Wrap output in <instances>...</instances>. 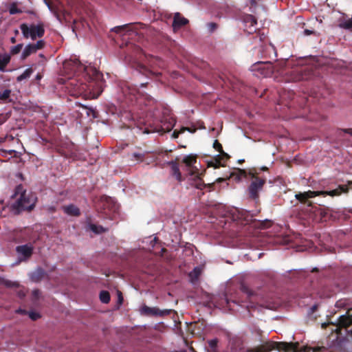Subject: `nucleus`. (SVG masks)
<instances>
[{"label": "nucleus", "instance_id": "nucleus-10", "mask_svg": "<svg viewBox=\"0 0 352 352\" xmlns=\"http://www.w3.org/2000/svg\"><path fill=\"white\" fill-rule=\"evenodd\" d=\"M183 162L186 164L188 168L192 167V168L197 169V165H199L197 162V156L193 154L186 155L183 158Z\"/></svg>", "mask_w": 352, "mask_h": 352}, {"label": "nucleus", "instance_id": "nucleus-30", "mask_svg": "<svg viewBox=\"0 0 352 352\" xmlns=\"http://www.w3.org/2000/svg\"><path fill=\"white\" fill-rule=\"evenodd\" d=\"M45 43L43 40H40L36 42L35 44H32L33 46L35 47V51L36 52L38 50H41L44 47Z\"/></svg>", "mask_w": 352, "mask_h": 352}, {"label": "nucleus", "instance_id": "nucleus-8", "mask_svg": "<svg viewBox=\"0 0 352 352\" xmlns=\"http://www.w3.org/2000/svg\"><path fill=\"white\" fill-rule=\"evenodd\" d=\"M16 252L21 260H26L32 254L33 247L31 245H24L16 247Z\"/></svg>", "mask_w": 352, "mask_h": 352}, {"label": "nucleus", "instance_id": "nucleus-29", "mask_svg": "<svg viewBox=\"0 0 352 352\" xmlns=\"http://www.w3.org/2000/svg\"><path fill=\"white\" fill-rule=\"evenodd\" d=\"M28 314L29 315V317L32 320H34V321L41 318L40 314L35 312V311H29Z\"/></svg>", "mask_w": 352, "mask_h": 352}, {"label": "nucleus", "instance_id": "nucleus-41", "mask_svg": "<svg viewBox=\"0 0 352 352\" xmlns=\"http://www.w3.org/2000/svg\"><path fill=\"white\" fill-rule=\"evenodd\" d=\"M209 166H213V163L212 162L209 163Z\"/></svg>", "mask_w": 352, "mask_h": 352}, {"label": "nucleus", "instance_id": "nucleus-31", "mask_svg": "<svg viewBox=\"0 0 352 352\" xmlns=\"http://www.w3.org/2000/svg\"><path fill=\"white\" fill-rule=\"evenodd\" d=\"M201 274V269L196 267L193 270V271L190 274V276L197 277Z\"/></svg>", "mask_w": 352, "mask_h": 352}, {"label": "nucleus", "instance_id": "nucleus-23", "mask_svg": "<svg viewBox=\"0 0 352 352\" xmlns=\"http://www.w3.org/2000/svg\"><path fill=\"white\" fill-rule=\"evenodd\" d=\"M89 228L91 231L97 234H100L105 231V229H104L102 226H98L96 225H91Z\"/></svg>", "mask_w": 352, "mask_h": 352}, {"label": "nucleus", "instance_id": "nucleus-38", "mask_svg": "<svg viewBox=\"0 0 352 352\" xmlns=\"http://www.w3.org/2000/svg\"><path fill=\"white\" fill-rule=\"evenodd\" d=\"M134 155V157H138V158H140V157H141V155H140V154H136V153H134V155Z\"/></svg>", "mask_w": 352, "mask_h": 352}, {"label": "nucleus", "instance_id": "nucleus-19", "mask_svg": "<svg viewBox=\"0 0 352 352\" xmlns=\"http://www.w3.org/2000/svg\"><path fill=\"white\" fill-rule=\"evenodd\" d=\"M100 300L103 303H108L110 301V294L107 291H102L100 294Z\"/></svg>", "mask_w": 352, "mask_h": 352}, {"label": "nucleus", "instance_id": "nucleus-25", "mask_svg": "<svg viewBox=\"0 0 352 352\" xmlns=\"http://www.w3.org/2000/svg\"><path fill=\"white\" fill-rule=\"evenodd\" d=\"M22 47H23L22 44H18L15 46L12 47L10 49V54L12 55L19 54L20 52Z\"/></svg>", "mask_w": 352, "mask_h": 352}, {"label": "nucleus", "instance_id": "nucleus-34", "mask_svg": "<svg viewBox=\"0 0 352 352\" xmlns=\"http://www.w3.org/2000/svg\"><path fill=\"white\" fill-rule=\"evenodd\" d=\"M16 312L19 313V314H26L28 313L25 310L21 309H19L16 311Z\"/></svg>", "mask_w": 352, "mask_h": 352}, {"label": "nucleus", "instance_id": "nucleus-42", "mask_svg": "<svg viewBox=\"0 0 352 352\" xmlns=\"http://www.w3.org/2000/svg\"><path fill=\"white\" fill-rule=\"evenodd\" d=\"M326 325H327V324H326V323H324V324H322V327H324V326H326Z\"/></svg>", "mask_w": 352, "mask_h": 352}, {"label": "nucleus", "instance_id": "nucleus-3", "mask_svg": "<svg viewBox=\"0 0 352 352\" xmlns=\"http://www.w3.org/2000/svg\"><path fill=\"white\" fill-rule=\"evenodd\" d=\"M348 191V188L345 186H340L338 188L329 190V191H311L309 190L307 192H305L302 193L296 194L295 195L296 198L300 201H305L306 199L314 197L316 196H318L320 195H329L331 197L338 196L341 195L342 192H346Z\"/></svg>", "mask_w": 352, "mask_h": 352}, {"label": "nucleus", "instance_id": "nucleus-33", "mask_svg": "<svg viewBox=\"0 0 352 352\" xmlns=\"http://www.w3.org/2000/svg\"><path fill=\"white\" fill-rule=\"evenodd\" d=\"M214 148L217 150L218 151H220L221 150V145L220 143L218 142L217 140H215L213 144Z\"/></svg>", "mask_w": 352, "mask_h": 352}, {"label": "nucleus", "instance_id": "nucleus-6", "mask_svg": "<svg viewBox=\"0 0 352 352\" xmlns=\"http://www.w3.org/2000/svg\"><path fill=\"white\" fill-rule=\"evenodd\" d=\"M265 184V180L259 178H256L250 184L249 188L250 195L252 198L256 199L258 197V192L262 190Z\"/></svg>", "mask_w": 352, "mask_h": 352}, {"label": "nucleus", "instance_id": "nucleus-40", "mask_svg": "<svg viewBox=\"0 0 352 352\" xmlns=\"http://www.w3.org/2000/svg\"><path fill=\"white\" fill-rule=\"evenodd\" d=\"M241 288L243 289V290L244 292H247V291L248 290V288H249V287H241Z\"/></svg>", "mask_w": 352, "mask_h": 352}, {"label": "nucleus", "instance_id": "nucleus-4", "mask_svg": "<svg viewBox=\"0 0 352 352\" xmlns=\"http://www.w3.org/2000/svg\"><path fill=\"white\" fill-rule=\"evenodd\" d=\"M20 29L22 32L23 36L26 38H31L35 40L37 37H41L44 34V28L41 24H31L22 23L20 25Z\"/></svg>", "mask_w": 352, "mask_h": 352}, {"label": "nucleus", "instance_id": "nucleus-15", "mask_svg": "<svg viewBox=\"0 0 352 352\" xmlns=\"http://www.w3.org/2000/svg\"><path fill=\"white\" fill-rule=\"evenodd\" d=\"M35 47L32 45V43H29L25 45L24 47V50L21 54V58L25 59L27 57H28L30 54L35 53Z\"/></svg>", "mask_w": 352, "mask_h": 352}, {"label": "nucleus", "instance_id": "nucleus-13", "mask_svg": "<svg viewBox=\"0 0 352 352\" xmlns=\"http://www.w3.org/2000/svg\"><path fill=\"white\" fill-rule=\"evenodd\" d=\"M199 294H201V300L199 301V303H201L204 305L208 304L212 301V296L211 294L205 292L202 287H200L199 289L197 291Z\"/></svg>", "mask_w": 352, "mask_h": 352}, {"label": "nucleus", "instance_id": "nucleus-39", "mask_svg": "<svg viewBox=\"0 0 352 352\" xmlns=\"http://www.w3.org/2000/svg\"><path fill=\"white\" fill-rule=\"evenodd\" d=\"M10 41H11V42H12V43H14L16 42V39H15V38H14V37L11 38V40H10Z\"/></svg>", "mask_w": 352, "mask_h": 352}, {"label": "nucleus", "instance_id": "nucleus-22", "mask_svg": "<svg viewBox=\"0 0 352 352\" xmlns=\"http://www.w3.org/2000/svg\"><path fill=\"white\" fill-rule=\"evenodd\" d=\"M40 295H41V292H40V290H39V289H34V290L32 292V302H33V304H34V305H37V302H36V301L39 299Z\"/></svg>", "mask_w": 352, "mask_h": 352}, {"label": "nucleus", "instance_id": "nucleus-2", "mask_svg": "<svg viewBox=\"0 0 352 352\" xmlns=\"http://www.w3.org/2000/svg\"><path fill=\"white\" fill-rule=\"evenodd\" d=\"M276 349L278 352H297V346L287 342L268 341L252 349V352H269Z\"/></svg>", "mask_w": 352, "mask_h": 352}, {"label": "nucleus", "instance_id": "nucleus-5", "mask_svg": "<svg viewBox=\"0 0 352 352\" xmlns=\"http://www.w3.org/2000/svg\"><path fill=\"white\" fill-rule=\"evenodd\" d=\"M141 314L148 316H164L169 315L171 309L161 310L157 307H150L147 305H143L140 309Z\"/></svg>", "mask_w": 352, "mask_h": 352}, {"label": "nucleus", "instance_id": "nucleus-36", "mask_svg": "<svg viewBox=\"0 0 352 352\" xmlns=\"http://www.w3.org/2000/svg\"><path fill=\"white\" fill-rule=\"evenodd\" d=\"M209 27L211 30H214L216 28V25L214 23H210Z\"/></svg>", "mask_w": 352, "mask_h": 352}, {"label": "nucleus", "instance_id": "nucleus-14", "mask_svg": "<svg viewBox=\"0 0 352 352\" xmlns=\"http://www.w3.org/2000/svg\"><path fill=\"white\" fill-rule=\"evenodd\" d=\"M63 210L65 213H67L69 215H72V216L80 215L79 209L74 205H69V206H64Z\"/></svg>", "mask_w": 352, "mask_h": 352}, {"label": "nucleus", "instance_id": "nucleus-20", "mask_svg": "<svg viewBox=\"0 0 352 352\" xmlns=\"http://www.w3.org/2000/svg\"><path fill=\"white\" fill-rule=\"evenodd\" d=\"M32 70L31 69H30V68L26 69L23 72V74H21L20 76H19L17 77V80L18 81H21L23 80L28 78L30 76V75L32 74Z\"/></svg>", "mask_w": 352, "mask_h": 352}, {"label": "nucleus", "instance_id": "nucleus-24", "mask_svg": "<svg viewBox=\"0 0 352 352\" xmlns=\"http://www.w3.org/2000/svg\"><path fill=\"white\" fill-rule=\"evenodd\" d=\"M117 296H118V301H117V305L116 306V308L119 309L120 307L122 305L123 300H124L123 296H122V293L119 290H117Z\"/></svg>", "mask_w": 352, "mask_h": 352}, {"label": "nucleus", "instance_id": "nucleus-32", "mask_svg": "<svg viewBox=\"0 0 352 352\" xmlns=\"http://www.w3.org/2000/svg\"><path fill=\"white\" fill-rule=\"evenodd\" d=\"M0 285L1 286H14L10 282L4 279L0 278Z\"/></svg>", "mask_w": 352, "mask_h": 352}, {"label": "nucleus", "instance_id": "nucleus-27", "mask_svg": "<svg viewBox=\"0 0 352 352\" xmlns=\"http://www.w3.org/2000/svg\"><path fill=\"white\" fill-rule=\"evenodd\" d=\"M186 130L190 131L191 133L195 131V130L194 131H190L189 129L184 127V128H182L179 131H176V130L174 131V132L173 133V135H172L173 138H178V136H179V135L180 133L184 132Z\"/></svg>", "mask_w": 352, "mask_h": 352}, {"label": "nucleus", "instance_id": "nucleus-1", "mask_svg": "<svg viewBox=\"0 0 352 352\" xmlns=\"http://www.w3.org/2000/svg\"><path fill=\"white\" fill-rule=\"evenodd\" d=\"M17 207L21 210H30L35 205L36 198L31 192H27L22 186H18L14 195Z\"/></svg>", "mask_w": 352, "mask_h": 352}, {"label": "nucleus", "instance_id": "nucleus-16", "mask_svg": "<svg viewBox=\"0 0 352 352\" xmlns=\"http://www.w3.org/2000/svg\"><path fill=\"white\" fill-rule=\"evenodd\" d=\"M172 175L179 181H182V175L178 165L175 162L170 163Z\"/></svg>", "mask_w": 352, "mask_h": 352}, {"label": "nucleus", "instance_id": "nucleus-9", "mask_svg": "<svg viewBox=\"0 0 352 352\" xmlns=\"http://www.w3.org/2000/svg\"><path fill=\"white\" fill-rule=\"evenodd\" d=\"M29 278L32 283H38L42 280L47 278V274L41 268H37L29 274Z\"/></svg>", "mask_w": 352, "mask_h": 352}, {"label": "nucleus", "instance_id": "nucleus-35", "mask_svg": "<svg viewBox=\"0 0 352 352\" xmlns=\"http://www.w3.org/2000/svg\"><path fill=\"white\" fill-rule=\"evenodd\" d=\"M25 296V292H23V291L19 292V296L21 298H23Z\"/></svg>", "mask_w": 352, "mask_h": 352}, {"label": "nucleus", "instance_id": "nucleus-11", "mask_svg": "<svg viewBox=\"0 0 352 352\" xmlns=\"http://www.w3.org/2000/svg\"><path fill=\"white\" fill-rule=\"evenodd\" d=\"M188 21L177 12L175 14L174 20L173 23V28L175 30L188 23Z\"/></svg>", "mask_w": 352, "mask_h": 352}, {"label": "nucleus", "instance_id": "nucleus-26", "mask_svg": "<svg viewBox=\"0 0 352 352\" xmlns=\"http://www.w3.org/2000/svg\"><path fill=\"white\" fill-rule=\"evenodd\" d=\"M11 91L10 89H5L2 92H0V99L6 100L9 98Z\"/></svg>", "mask_w": 352, "mask_h": 352}, {"label": "nucleus", "instance_id": "nucleus-21", "mask_svg": "<svg viewBox=\"0 0 352 352\" xmlns=\"http://www.w3.org/2000/svg\"><path fill=\"white\" fill-rule=\"evenodd\" d=\"M218 342L219 340L217 338L212 339L208 341V345L212 349V352H217V346Z\"/></svg>", "mask_w": 352, "mask_h": 352}, {"label": "nucleus", "instance_id": "nucleus-28", "mask_svg": "<svg viewBox=\"0 0 352 352\" xmlns=\"http://www.w3.org/2000/svg\"><path fill=\"white\" fill-rule=\"evenodd\" d=\"M9 12L10 14H14L21 12V10L18 9L15 4H12L9 8Z\"/></svg>", "mask_w": 352, "mask_h": 352}, {"label": "nucleus", "instance_id": "nucleus-18", "mask_svg": "<svg viewBox=\"0 0 352 352\" xmlns=\"http://www.w3.org/2000/svg\"><path fill=\"white\" fill-rule=\"evenodd\" d=\"M339 27L346 30L352 29V17L340 22Z\"/></svg>", "mask_w": 352, "mask_h": 352}, {"label": "nucleus", "instance_id": "nucleus-17", "mask_svg": "<svg viewBox=\"0 0 352 352\" xmlns=\"http://www.w3.org/2000/svg\"><path fill=\"white\" fill-rule=\"evenodd\" d=\"M10 60V55L8 54H0V70L4 71L6 66Z\"/></svg>", "mask_w": 352, "mask_h": 352}, {"label": "nucleus", "instance_id": "nucleus-37", "mask_svg": "<svg viewBox=\"0 0 352 352\" xmlns=\"http://www.w3.org/2000/svg\"><path fill=\"white\" fill-rule=\"evenodd\" d=\"M304 32H305V35H310V34H313V32H312V31H310V30H305L304 31Z\"/></svg>", "mask_w": 352, "mask_h": 352}, {"label": "nucleus", "instance_id": "nucleus-7", "mask_svg": "<svg viewBox=\"0 0 352 352\" xmlns=\"http://www.w3.org/2000/svg\"><path fill=\"white\" fill-rule=\"evenodd\" d=\"M86 69L89 74L90 73H91V74L93 76L91 77V80L96 82L97 87L99 89L98 92L96 96L97 97L100 94V93H101L102 91L103 82H102V74L99 72H98L96 69L92 68V67H89V68H87Z\"/></svg>", "mask_w": 352, "mask_h": 352}, {"label": "nucleus", "instance_id": "nucleus-12", "mask_svg": "<svg viewBox=\"0 0 352 352\" xmlns=\"http://www.w3.org/2000/svg\"><path fill=\"white\" fill-rule=\"evenodd\" d=\"M188 171L189 175L192 177L193 179H200L201 177L205 172L204 169L201 168V166L197 165V169L189 168H188Z\"/></svg>", "mask_w": 352, "mask_h": 352}]
</instances>
